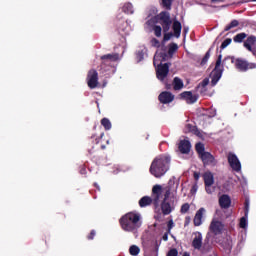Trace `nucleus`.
Returning <instances> with one entry per match:
<instances>
[{"instance_id": "45", "label": "nucleus", "mask_w": 256, "mask_h": 256, "mask_svg": "<svg viewBox=\"0 0 256 256\" xmlns=\"http://www.w3.org/2000/svg\"><path fill=\"white\" fill-rule=\"evenodd\" d=\"M194 178L196 179V181H199V174H198V173H195V174H194Z\"/></svg>"}, {"instance_id": "33", "label": "nucleus", "mask_w": 256, "mask_h": 256, "mask_svg": "<svg viewBox=\"0 0 256 256\" xmlns=\"http://www.w3.org/2000/svg\"><path fill=\"white\" fill-rule=\"evenodd\" d=\"M239 25V22L237 20H234L225 28V31H229V29H233V27H237Z\"/></svg>"}, {"instance_id": "44", "label": "nucleus", "mask_w": 256, "mask_h": 256, "mask_svg": "<svg viewBox=\"0 0 256 256\" xmlns=\"http://www.w3.org/2000/svg\"><path fill=\"white\" fill-rule=\"evenodd\" d=\"M209 60V56H206L203 60H202V64H204L206 61Z\"/></svg>"}, {"instance_id": "38", "label": "nucleus", "mask_w": 256, "mask_h": 256, "mask_svg": "<svg viewBox=\"0 0 256 256\" xmlns=\"http://www.w3.org/2000/svg\"><path fill=\"white\" fill-rule=\"evenodd\" d=\"M177 255H178L177 249H172L167 254V256H177Z\"/></svg>"}, {"instance_id": "2", "label": "nucleus", "mask_w": 256, "mask_h": 256, "mask_svg": "<svg viewBox=\"0 0 256 256\" xmlns=\"http://www.w3.org/2000/svg\"><path fill=\"white\" fill-rule=\"evenodd\" d=\"M179 49V46L177 44H170L169 50H168V55L165 54L162 50H157L155 56H154V65L156 68V75L157 79L159 81H165V78L167 75H169V64L165 63L163 64V61H167L169 57L175 53Z\"/></svg>"}, {"instance_id": "28", "label": "nucleus", "mask_w": 256, "mask_h": 256, "mask_svg": "<svg viewBox=\"0 0 256 256\" xmlns=\"http://www.w3.org/2000/svg\"><path fill=\"white\" fill-rule=\"evenodd\" d=\"M102 59H108L109 61L119 60V54H107L102 57Z\"/></svg>"}, {"instance_id": "21", "label": "nucleus", "mask_w": 256, "mask_h": 256, "mask_svg": "<svg viewBox=\"0 0 256 256\" xmlns=\"http://www.w3.org/2000/svg\"><path fill=\"white\" fill-rule=\"evenodd\" d=\"M256 43V38L255 36H250L247 38V40L245 41L244 43V47L246 49H248V51H253V46L255 45Z\"/></svg>"}, {"instance_id": "24", "label": "nucleus", "mask_w": 256, "mask_h": 256, "mask_svg": "<svg viewBox=\"0 0 256 256\" xmlns=\"http://www.w3.org/2000/svg\"><path fill=\"white\" fill-rule=\"evenodd\" d=\"M209 85V78H205L197 87L200 93H205V87Z\"/></svg>"}, {"instance_id": "12", "label": "nucleus", "mask_w": 256, "mask_h": 256, "mask_svg": "<svg viewBox=\"0 0 256 256\" xmlns=\"http://www.w3.org/2000/svg\"><path fill=\"white\" fill-rule=\"evenodd\" d=\"M158 99L160 103L167 104V103L173 102V100L175 99V96L172 95L171 92L165 91L158 96Z\"/></svg>"}, {"instance_id": "9", "label": "nucleus", "mask_w": 256, "mask_h": 256, "mask_svg": "<svg viewBox=\"0 0 256 256\" xmlns=\"http://www.w3.org/2000/svg\"><path fill=\"white\" fill-rule=\"evenodd\" d=\"M228 163L233 171H241V162L239 161V158H237V155L229 153Z\"/></svg>"}, {"instance_id": "37", "label": "nucleus", "mask_w": 256, "mask_h": 256, "mask_svg": "<svg viewBox=\"0 0 256 256\" xmlns=\"http://www.w3.org/2000/svg\"><path fill=\"white\" fill-rule=\"evenodd\" d=\"M181 211L182 213H187V211H189V204L182 205Z\"/></svg>"}, {"instance_id": "20", "label": "nucleus", "mask_w": 256, "mask_h": 256, "mask_svg": "<svg viewBox=\"0 0 256 256\" xmlns=\"http://www.w3.org/2000/svg\"><path fill=\"white\" fill-rule=\"evenodd\" d=\"M203 179H204L205 186H211L215 183L213 173H211V172L204 173Z\"/></svg>"}, {"instance_id": "13", "label": "nucleus", "mask_w": 256, "mask_h": 256, "mask_svg": "<svg viewBox=\"0 0 256 256\" xmlns=\"http://www.w3.org/2000/svg\"><path fill=\"white\" fill-rule=\"evenodd\" d=\"M169 186L163 188V186L161 185H155L152 189V193L156 199V201H159V199H161V196L163 195V192H165V194L167 193L166 189L168 188Z\"/></svg>"}, {"instance_id": "32", "label": "nucleus", "mask_w": 256, "mask_h": 256, "mask_svg": "<svg viewBox=\"0 0 256 256\" xmlns=\"http://www.w3.org/2000/svg\"><path fill=\"white\" fill-rule=\"evenodd\" d=\"M171 3H173V0H162V5L166 9H171Z\"/></svg>"}, {"instance_id": "31", "label": "nucleus", "mask_w": 256, "mask_h": 256, "mask_svg": "<svg viewBox=\"0 0 256 256\" xmlns=\"http://www.w3.org/2000/svg\"><path fill=\"white\" fill-rule=\"evenodd\" d=\"M245 37H247V35L245 33L237 34L234 37V41H235V43H241L243 41V39H245Z\"/></svg>"}, {"instance_id": "17", "label": "nucleus", "mask_w": 256, "mask_h": 256, "mask_svg": "<svg viewBox=\"0 0 256 256\" xmlns=\"http://www.w3.org/2000/svg\"><path fill=\"white\" fill-rule=\"evenodd\" d=\"M219 205L222 209H229L231 207V198L229 195H222L219 198Z\"/></svg>"}, {"instance_id": "35", "label": "nucleus", "mask_w": 256, "mask_h": 256, "mask_svg": "<svg viewBox=\"0 0 256 256\" xmlns=\"http://www.w3.org/2000/svg\"><path fill=\"white\" fill-rule=\"evenodd\" d=\"M240 227H241L242 229H247V218L242 217V218L240 219Z\"/></svg>"}, {"instance_id": "46", "label": "nucleus", "mask_w": 256, "mask_h": 256, "mask_svg": "<svg viewBox=\"0 0 256 256\" xmlns=\"http://www.w3.org/2000/svg\"><path fill=\"white\" fill-rule=\"evenodd\" d=\"M167 239H168V236H167V234H165V235L163 236V240H164V241H167Z\"/></svg>"}, {"instance_id": "1", "label": "nucleus", "mask_w": 256, "mask_h": 256, "mask_svg": "<svg viewBox=\"0 0 256 256\" xmlns=\"http://www.w3.org/2000/svg\"><path fill=\"white\" fill-rule=\"evenodd\" d=\"M155 21H158L160 25L162 26H153ZM173 21H171V16L167 12H161L156 18H152L151 20H148L146 25L148 27H153L154 35L156 37H161V33L163 31L164 33V38L163 41H169L171 37H173V32L171 31V25Z\"/></svg>"}, {"instance_id": "6", "label": "nucleus", "mask_w": 256, "mask_h": 256, "mask_svg": "<svg viewBox=\"0 0 256 256\" xmlns=\"http://www.w3.org/2000/svg\"><path fill=\"white\" fill-rule=\"evenodd\" d=\"M209 231L213 235H221L225 231V224L219 218H213L209 225Z\"/></svg>"}, {"instance_id": "10", "label": "nucleus", "mask_w": 256, "mask_h": 256, "mask_svg": "<svg viewBox=\"0 0 256 256\" xmlns=\"http://www.w3.org/2000/svg\"><path fill=\"white\" fill-rule=\"evenodd\" d=\"M235 65L237 69L240 71H247L248 69H255V64L253 63H247V61L242 60V59H236Z\"/></svg>"}, {"instance_id": "3", "label": "nucleus", "mask_w": 256, "mask_h": 256, "mask_svg": "<svg viewBox=\"0 0 256 256\" xmlns=\"http://www.w3.org/2000/svg\"><path fill=\"white\" fill-rule=\"evenodd\" d=\"M177 189H179V182L170 180L168 187L166 188V194H164V202L162 203V213L169 215L173 211V206L177 203Z\"/></svg>"}, {"instance_id": "19", "label": "nucleus", "mask_w": 256, "mask_h": 256, "mask_svg": "<svg viewBox=\"0 0 256 256\" xmlns=\"http://www.w3.org/2000/svg\"><path fill=\"white\" fill-rule=\"evenodd\" d=\"M172 29H173L174 35L177 38L181 37V29H182L181 22H179L177 19H174L172 24Z\"/></svg>"}, {"instance_id": "15", "label": "nucleus", "mask_w": 256, "mask_h": 256, "mask_svg": "<svg viewBox=\"0 0 256 256\" xmlns=\"http://www.w3.org/2000/svg\"><path fill=\"white\" fill-rule=\"evenodd\" d=\"M192 245L194 249H201V245H203V235L200 232L194 233Z\"/></svg>"}, {"instance_id": "42", "label": "nucleus", "mask_w": 256, "mask_h": 256, "mask_svg": "<svg viewBox=\"0 0 256 256\" xmlns=\"http://www.w3.org/2000/svg\"><path fill=\"white\" fill-rule=\"evenodd\" d=\"M168 227H169V229H173V220H170L168 222Z\"/></svg>"}, {"instance_id": "5", "label": "nucleus", "mask_w": 256, "mask_h": 256, "mask_svg": "<svg viewBox=\"0 0 256 256\" xmlns=\"http://www.w3.org/2000/svg\"><path fill=\"white\" fill-rule=\"evenodd\" d=\"M167 169H169V157L159 156L153 160L150 173L154 175V177H163V175L167 173Z\"/></svg>"}, {"instance_id": "36", "label": "nucleus", "mask_w": 256, "mask_h": 256, "mask_svg": "<svg viewBox=\"0 0 256 256\" xmlns=\"http://www.w3.org/2000/svg\"><path fill=\"white\" fill-rule=\"evenodd\" d=\"M229 45H231V39L230 38L223 41V43L221 45V49H225V48L229 47Z\"/></svg>"}, {"instance_id": "14", "label": "nucleus", "mask_w": 256, "mask_h": 256, "mask_svg": "<svg viewBox=\"0 0 256 256\" xmlns=\"http://www.w3.org/2000/svg\"><path fill=\"white\" fill-rule=\"evenodd\" d=\"M205 211H206L205 208H200L196 212L193 220L195 227H199L203 224V215H205Z\"/></svg>"}, {"instance_id": "8", "label": "nucleus", "mask_w": 256, "mask_h": 256, "mask_svg": "<svg viewBox=\"0 0 256 256\" xmlns=\"http://www.w3.org/2000/svg\"><path fill=\"white\" fill-rule=\"evenodd\" d=\"M87 83L90 89H95L99 85V77L96 70H90L88 72Z\"/></svg>"}, {"instance_id": "22", "label": "nucleus", "mask_w": 256, "mask_h": 256, "mask_svg": "<svg viewBox=\"0 0 256 256\" xmlns=\"http://www.w3.org/2000/svg\"><path fill=\"white\" fill-rule=\"evenodd\" d=\"M185 132L186 133H195V135H197L198 137H203V134H201V132H199V130H197V128H195V126H193L191 124L186 125Z\"/></svg>"}, {"instance_id": "41", "label": "nucleus", "mask_w": 256, "mask_h": 256, "mask_svg": "<svg viewBox=\"0 0 256 256\" xmlns=\"http://www.w3.org/2000/svg\"><path fill=\"white\" fill-rule=\"evenodd\" d=\"M191 193H197V185H194L191 189Z\"/></svg>"}, {"instance_id": "7", "label": "nucleus", "mask_w": 256, "mask_h": 256, "mask_svg": "<svg viewBox=\"0 0 256 256\" xmlns=\"http://www.w3.org/2000/svg\"><path fill=\"white\" fill-rule=\"evenodd\" d=\"M222 75H223V70H221V55H220L216 62L215 69L210 74L211 83L213 86L217 85Z\"/></svg>"}, {"instance_id": "26", "label": "nucleus", "mask_w": 256, "mask_h": 256, "mask_svg": "<svg viewBox=\"0 0 256 256\" xmlns=\"http://www.w3.org/2000/svg\"><path fill=\"white\" fill-rule=\"evenodd\" d=\"M129 253L132 256H137L139 253H141V248H139L137 245H132L129 248Z\"/></svg>"}, {"instance_id": "39", "label": "nucleus", "mask_w": 256, "mask_h": 256, "mask_svg": "<svg viewBox=\"0 0 256 256\" xmlns=\"http://www.w3.org/2000/svg\"><path fill=\"white\" fill-rule=\"evenodd\" d=\"M137 60L138 61H143V52H140L137 54Z\"/></svg>"}, {"instance_id": "11", "label": "nucleus", "mask_w": 256, "mask_h": 256, "mask_svg": "<svg viewBox=\"0 0 256 256\" xmlns=\"http://www.w3.org/2000/svg\"><path fill=\"white\" fill-rule=\"evenodd\" d=\"M180 97L186 101V103H195L197 102L198 96L193 94L191 91H186L180 94Z\"/></svg>"}, {"instance_id": "29", "label": "nucleus", "mask_w": 256, "mask_h": 256, "mask_svg": "<svg viewBox=\"0 0 256 256\" xmlns=\"http://www.w3.org/2000/svg\"><path fill=\"white\" fill-rule=\"evenodd\" d=\"M196 151L199 154V157H201V155H203L205 152V146L202 143H198L196 144Z\"/></svg>"}, {"instance_id": "40", "label": "nucleus", "mask_w": 256, "mask_h": 256, "mask_svg": "<svg viewBox=\"0 0 256 256\" xmlns=\"http://www.w3.org/2000/svg\"><path fill=\"white\" fill-rule=\"evenodd\" d=\"M205 187H206V192H207L208 194L213 193L214 189H212L211 186H205Z\"/></svg>"}, {"instance_id": "27", "label": "nucleus", "mask_w": 256, "mask_h": 256, "mask_svg": "<svg viewBox=\"0 0 256 256\" xmlns=\"http://www.w3.org/2000/svg\"><path fill=\"white\" fill-rule=\"evenodd\" d=\"M124 13H127L128 15H132L133 13V5L131 3H127L123 6Z\"/></svg>"}, {"instance_id": "25", "label": "nucleus", "mask_w": 256, "mask_h": 256, "mask_svg": "<svg viewBox=\"0 0 256 256\" xmlns=\"http://www.w3.org/2000/svg\"><path fill=\"white\" fill-rule=\"evenodd\" d=\"M151 197L144 196L140 201L139 205L140 207H147V205H151Z\"/></svg>"}, {"instance_id": "4", "label": "nucleus", "mask_w": 256, "mask_h": 256, "mask_svg": "<svg viewBox=\"0 0 256 256\" xmlns=\"http://www.w3.org/2000/svg\"><path fill=\"white\" fill-rule=\"evenodd\" d=\"M120 227L126 233H135L141 227V214L129 212L120 218Z\"/></svg>"}, {"instance_id": "34", "label": "nucleus", "mask_w": 256, "mask_h": 256, "mask_svg": "<svg viewBox=\"0 0 256 256\" xmlns=\"http://www.w3.org/2000/svg\"><path fill=\"white\" fill-rule=\"evenodd\" d=\"M150 45L152 47H161V43L159 42V40H157L156 38H153L151 41H150Z\"/></svg>"}, {"instance_id": "23", "label": "nucleus", "mask_w": 256, "mask_h": 256, "mask_svg": "<svg viewBox=\"0 0 256 256\" xmlns=\"http://www.w3.org/2000/svg\"><path fill=\"white\" fill-rule=\"evenodd\" d=\"M173 85H174L175 91H181V89L185 87V84H183V80L177 77L174 78Z\"/></svg>"}, {"instance_id": "18", "label": "nucleus", "mask_w": 256, "mask_h": 256, "mask_svg": "<svg viewBox=\"0 0 256 256\" xmlns=\"http://www.w3.org/2000/svg\"><path fill=\"white\" fill-rule=\"evenodd\" d=\"M179 151H181L184 154L189 153L191 151V143L189 140H181L178 144Z\"/></svg>"}, {"instance_id": "47", "label": "nucleus", "mask_w": 256, "mask_h": 256, "mask_svg": "<svg viewBox=\"0 0 256 256\" xmlns=\"http://www.w3.org/2000/svg\"><path fill=\"white\" fill-rule=\"evenodd\" d=\"M212 1H222V0H212Z\"/></svg>"}, {"instance_id": "16", "label": "nucleus", "mask_w": 256, "mask_h": 256, "mask_svg": "<svg viewBox=\"0 0 256 256\" xmlns=\"http://www.w3.org/2000/svg\"><path fill=\"white\" fill-rule=\"evenodd\" d=\"M204 165H215V157L211 155L209 152H204V154L200 155Z\"/></svg>"}, {"instance_id": "43", "label": "nucleus", "mask_w": 256, "mask_h": 256, "mask_svg": "<svg viewBox=\"0 0 256 256\" xmlns=\"http://www.w3.org/2000/svg\"><path fill=\"white\" fill-rule=\"evenodd\" d=\"M93 237H95V231H92L90 236H88V239H93Z\"/></svg>"}, {"instance_id": "30", "label": "nucleus", "mask_w": 256, "mask_h": 256, "mask_svg": "<svg viewBox=\"0 0 256 256\" xmlns=\"http://www.w3.org/2000/svg\"><path fill=\"white\" fill-rule=\"evenodd\" d=\"M101 124L103 125L104 129H106L107 131L111 129V121H109V119L107 118L102 119Z\"/></svg>"}]
</instances>
